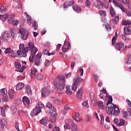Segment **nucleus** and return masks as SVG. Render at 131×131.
I'll return each instance as SVG.
<instances>
[{
    "label": "nucleus",
    "mask_w": 131,
    "mask_h": 131,
    "mask_svg": "<svg viewBox=\"0 0 131 131\" xmlns=\"http://www.w3.org/2000/svg\"><path fill=\"white\" fill-rule=\"evenodd\" d=\"M124 47V44L121 42H119L115 45V49L117 51H120V49Z\"/></svg>",
    "instance_id": "nucleus-21"
},
{
    "label": "nucleus",
    "mask_w": 131,
    "mask_h": 131,
    "mask_svg": "<svg viewBox=\"0 0 131 131\" xmlns=\"http://www.w3.org/2000/svg\"><path fill=\"white\" fill-rule=\"evenodd\" d=\"M9 101V97L8 95H5L3 96V98L2 99V102H8Z\"/></svg>",
    "instance_id": "nucleus-43"
},
{
    "label": "nucleus",
    "mask_w": 131,
    "mask_h": 131,
    "mask_svg": "<svg viewBox=\"0 0 131 131\" xmlns=\"http://www.w3.org/2000/svg\"><path fill=\"white\" fill-rule=\"evenodd\" d=\"M105 28H106V30H107V31H111V27H110V25H106Z\"/></svg>",
    "instance_id": "nucleus-62"
},
{
    "label": "nucleus",
    "mask_w": 131,
    "mask_h": 131,
    "mask_svg": "<svg viewBox=\"0 0 131 131\" xmlns=\"http://www.w3.org/2000/svg\"><path fill=\"white\" fill-rule=\"evenodd\" d=\"M72 89L74 92H76V90L77 89V86H76V84L75 83H74L72 85Z\"/></svg>",
    "instance_id": "nucleus-54"
},
{
    "label": "nucleus",
    "mask_w": 131,
    "mask_h": 131,
    "mask_svg": "<svg viewBox=\"0 0 131 131\" xmlns=\"http://www.w3.org/2000/svg\"><path fill=\"white\" fill-rule=\"evenodd\" d=\"M124 33L125 35H129L131 34V25L126 26L124 27Z\"/></svg>",
    "instance_id": "nucleus-15"
},
{
    "label": "nucleus",
    "mask_w": 131,
    "mask_h": 131,
    "mask_svg": "<svg viewBox=\"0 0 131 131\" xmlns=\"http://www.w3.org/2000/svg\"><path fill=\"white\" fill-rule=\"evenodd\" d=\"M121 2L123 4H125V5H128V4H130V0H125V2L124 0H121Z\"/></svg>",
    "instance_id": "nucleus-58"
},
{
    "label": "nucleus",
    "mask_w": 131,
    "mask_h": 131,
    "mask_svg": "<svg viewBox=\"0 0 131 131\" xmlns=\"http://www.w3.org/2000/svg\"><path fill=\"white\" fill-rule=\"evenodd\" d=\"M28 45V47L27 48H28V51H31L32 56L35 57L38 49L34 47V44L32 42H29Z\"/></svg>",
    "instance_id": "nucleus-7"
},
{
    "label": "nucleus",
    "mask_w": 131,
    "mask_h": 131,
    "mask_svg": "<svg viewBox=\"0 0 131 131\" xmlns=\"http://www.w3.org/2000/svg\"><path fill=\"white\" fill-rule=\"evenodd\" d=\"M41 96L43 98H47L48 96H50L51 94V91L47 88H44L41 90Z\"/></svg>",
    "instance_id": "nucleus-9"
},
{
    "label": "nucleus",
    "mask_w": 131,
    "mask_h": 131,
    "mask_svg": "<svg viewBox=\"0 0 131 131\" xmlns=\"http://www.w3.org/2000/svg\"><path fill=\"white\" fill-rule=\"evenodd\" d=\"M122 113H123V117L124 118H127V116H128L127 112H126V111H123Z\"/></svg>",
    "instance_id": "nucleus-59"
},
{
    "label": "nucleus",
    "mask_w": 131,
    "mask_h": 131,
    "mask_svg": "<svg viewBox=\"0 0 131 131\" xmlns=\"http://www.w3.org/2000/svg\"><path fill=\"white\" fill-rule=\"evenodd\" d=\"M117 39V32H116L115 35L112 38V45H115V41Z\"/></svg>",
    "instance_id": "nucleus-35"
},
{
    "label": "nucleus",
    "mask_w": 131,
    "mask_h": 131,
    "mask_svg": "<svg viewBox=\"0 0 131 131\" xmlns=\"http://www.w3.org/2000/svg\"><path fill=\"white\" fill-rule=\"evenodd\" d=\"M85 7H86L87 8H91V1H90L89 0H87L85 3Z\"/></svg>",
    "instance_id": "nucleus-47"
},
{
    "label": "nucleus",
    "mask_w": 131,
    "mask_h": 131,
    "mask_svg": "<svg viewBox=\"0 0 131 131\" xmlns=\"http://www.w3.org/2000/svg\"><path fill=\"white\" fill-rule=\"evenodd\" d=\"M54 84L55 88L59 92V95L64 94V89L66 86V84H65V76L64 75L58 76V78L55 80Z\"/></svg>",
    "instance_id": "nucleus-1"
},
{
    "label": "nucleus",
    "mask_w": 131,
    "mask_h": 131,
    "mask_svg": "<svg viewBox=\"0 0 131 131\" xmlns=\"http://www.w3.org/2000/svg\"><path fill=\"white\" fill-rule=\"evenodd\" d=\"M11 111L12 114H15L16 112H17V108L15 106L12 105L11 107Z\"/></svg>",
    "instance_id": "nucleus-40"
},
{
    "label": "nucleus",
    "mask_w": 131,
    "mask_h": 131,
    "mask_svg": "<svg viewBox=\"0 0 131 131\" xmlns=\"http://www.w3.org/2000/svg\"><path fill=\"white\" fill-rule=\"evenodd\" d=\"M125 123V121L123 119H120V122L118 124V126H122L124 125Z\"/></svg>",
    "instance_id": "nucleus-37"
},
{
    "label": "nucleus",
    "mask_w": 131,
    "mask_h": 131,
    "mask_svg": "<svg viewBox=\"0 0 131 131\" xmlns=\"http://www.w3.org/2000/svg\"><path fill=\"white\" fill-rule=\"evenodd\" d=\"M66 94L68 95H69L70 96L72 95V92L70 91V86L67 85L66 86Z\"/></svg>",
    "instance_id": "nucleus-32"
},
{
    "label": "nucleus",
    "mask_w": 131,
    "mask_h": 131,
    "mask_svg": "<svg viewBox=\"0 0 131 131\" xmlns=\"http://www.w3.org/2000/svg\"><path fill=\"white\" fill-rule=\"evenodd\" d=\"M50 64H51V61H50V60H46L45 62V66H47L48 67V66H50Z\"/></svg>",
    "instance_id": "nucleus-60"
},
{
    "label": "nucleus",
    "mask_w": 131,
    "mask_h": 131,
    "mask_svg": "<svg viewBox=\"0 0 131 131\" xmlns=\"http://www.w3.org/2000/svg\"><path fill=\"white\" fill-rule=\"evenodd\" d=\"M8 18H9V14H5V15H3L0 14V19L4 22H5V21H7V19H8Z\"/></svg>",
    "instance_id": "nucleus-26"
},
{
    "label": "nucleus",
    "mask_w": 131,
    "mask_h": 131,
    "mask_svg": "<svg viewBox=\"0 0 131 131\" xmlns=\"http://www.w3.org/2000/svg\"><path fill=\"white\" fill-rule=\"evenodd\" d=\"M94 5L98 9H102V8H103V4H102V3H101V1H97L96 3L94 4Z\"/></svg>",
    "instance_id": "nucleus-28"
},
{
    "label": "nucleus",
    "mask_w": 131,
    "mask_h": 131,
    "mask_svg": "<svg viewBox=\"0 0 131 131\" xmlns=\"http://www.w3.org/2000/svg\"><path fill=\"white\" fill-rule=\"evenodd\" d=\"M5 51L4 53H5V54H10V52H11L12 50L11 49V48H8L6 49H5Z\"/></svg>",
    "instance_id": "nucleus-51"
},
{
    "label": "nucleus",
    "mask_w": 131,
    "mask_h": 131,
    "mask_svg": "<svg viewBox=\"0 0 131 131\" xmlns=\"http://www.w3.org/2000/svg\"><path fill=\"white\" fill-rule=\"evenodd\" d=\"M74 5V1H67L63 4V8H68V7H71V6Z\"/></svg>",
    "instance_id": "nucleus-22"
},
{
    "label": "nucleus",
    "mask_w": 131,
    "mask_h": 131,
    "mask_svg": "<svg viewBox=\"0 0 131 131\" xmlns=\"http://www.w3.org/2000/svg\"><path fill=\"white\" fill-rule=\"evenodd\" d=\"M70 109V106H69V104H66V105H64V110H67V111L68 110H69Z\"/></svg>",
    "instance_id": "nucleus-63"
},
{
    "label": "nucleus",
    "mask_w": 131,
    "mask_h": 131,
    "mask_svg": "<svg viewBox=\"0 0 131 131\" xmlns=\"http://www.w3.org/2000/svg\"><path fill=\"white\" fill-rule=\"evenodd\" d=\"M71 129L72 131H77V126L75 124H71Z\"/></svg>",
    "instance_id": "nucleus-42"
},
{
    "label": "nucleus",
    "mask_w": 131,
    "mask_h": 131,
    "mask_svg": "<svg viewBox=\"0 0 131 131\" xmlns=\"http://www.w3.org/2000/svg\"><path fill=\"white\" fill-rule=\"evenodd\" d=\"M113 3H114V4L115 5V6L116 7V8H119V9H120V10H121V11L123 12H126V9L124 8V7H123V5H122L121 4L119 3L118 2H117L115 0H113L112 1Z\"/></svg>",
    "instance_id": "nucleus-11"
},
{
    "label": "nucleus",
    "mask_w": 131,
    "mask_h": 131,
    "mask_svg": "<svg viewBox=\"0 0 131 131\" xmlns=\"http://www.w3.org/2000/svg\"><path fill=\"white\" fill-rule=\"evenodd\" d=\"M106 111L107 114L110 115H112V114L114 115H119V113H120V111H119L118 107L113 103H111L110 106L106 108Z\"/></svg>",
    "instance_id": "nucleus-3"
},
{
    "label": "nucleus",
    "mask_w": 131,
    "mask_h": 131,
    "mask_svg": "<svg viewBox=\"0 0 131 131\" xmlns=\"http://www.w3.org/2000/svg\"><path fill=\"white\" fill-rule=\"evenodd\" d=\"M125 13H126L127 16H128V17H131V10L129 11H127V10H126V12H125Z\"/></svg>",
    "instance_id": "nucleus-64"
},
{
    "label": "nucleus",
    "mask_w": 131,
    "mask_h": 131,
    "mask_svg": "<svg viewBox=\"0 0 131 131\" xmlns=\"http://www.w3.org/2000/svg\"><path fill=\"white\" fill-rule=\"evenodd\" d=\"M18 31L21 34L20 37L21 39H27V37H28V35H29V31L25 30V29L23 28L21 26H19Z\"/></svg>",
    "instance_id": "nucleus-6"
},
{
    "label": "nucleus",
    "mask_w": 131,
    "mask_h": 131,
    "mask_svg": "<svg viewBox=\"0 0 131 131\" xmlns=\"http://www.w3.org/2000/svg\"><path fill=\"white\" fill-rule=\"evenodd\" d=\"M0 38L3 41H5V42L9 43V42H10V39H11V34H10V32L5 31L2 34Z\"/></svg>",
    "instance_id": "nucleus-8"
},
{
    "label": "nucleus",
    "mask_w": 131,
    "mask_h": 131,
    "mask_svg": "<svg viewBox=\"0 0 131 131\" xmlns=\"http://www.w3.org/2000/svg\"><path fill=\"white\" fill-rule=\"evenodd\" d=\"M9 55L11 57H12V58H16V57H17V55L16 54V52H15L14 51L13 52H12V51H11L10 52V53L9 54Z\"/></svg>",
    "instance_id": "nucleus-46"
},
{
    "label": "nucleus",
    "mask_w": 131,
    "mask_h": 131,
    "mask_svg": "<svg viewBox=\"0 0 131 131\" xmlns=\"http://www.w3.org/2000/svg\"><path fill=\"white\" fill-rule=\"evenodd\" d=\"M6 12V7L3 6H1L0 8V13H5Z\"/></svg>",
    "instance_id": "nucleus-56"
},
{
    "label": "nucleus",
    "mask_w": 131,
    "mask_h": 131,
    "mask_svg": "<svg viewBox=\"0 0 131 131\" xmlns=\"http://www.w3.org/2000/svg\"><path fill=\"white\" fill-rule=\"evenodd\" d=\"M125 62L127 64H131V54L128 53L127 55V58L126 59Z\"/></svg>",
    "instance_id": "nucleus-33"
},
{
    "label": "nucleus",
    "mask_w": 131,
    "mask_h": 131,
    "mask_svg": "<svg viewBox=\"0 0 131 131\" xmlns=\"http://www.w3.org/2000/svg\"><path fill=\"white\" fill-rule=\"evenodd\" d=\"M15 67L17 69L15 71H17V72H23V71H24V69L26 68L24 66H23L21 68V64L18 62H15Z\"/></svg>",
    "instance_id": "nucleus-13"
},
{
    "label": "nucleus",
    "mask_w": 131,
    "mask_h": 131,
    "mask_svg": "<svg viewBox=\"0 0 131 131\" xmlns=\"http://www.w3.org/2000/svg\"><path fill=\"white\" fill-rule=\"evenodd\" d=\"M69 49L68 48H65L64 47V46L62 48V51L63 52V53H66L67 52H68L69 51Z\"/></svg>",
    "instance_id": "nucleus-57"
},
{
    "label": "nucleus",
    "mask_w": 131,
    "mask_h": 131,
    "mask_svg": "<svg viewBox=\"0 0 131 131\" xmlns=\"http://www.w3.org/2000/svg\"><path fill=\"white\" fill-rule=\"evenodd\" d=\"M15 94V90L13 89H10L8 92V95L10 99H14V95Z\"/></svg>",
    "instance_id": "nucleus-24"
},
{
    "label": "nucleus",
    "mask_w": 131,
    "mask_h": 131,
    "mask_svg": "<svg viewBox=\"0 0 131 131\" xmlns=\"http://www.w3.org/2000/svg\"><path fill=\"white\" fill-rule=\"evenodd\" d=\"M26 94H32V91H31V88H30V86L28 85L26 86Z\"/></svg>",
    "instance_id": "nucleus-34"
},
{
    "label": "nucleus",
    "mask_w": 131,
    "mask_h": 131,
    "mask_svg": "<svg viewBox=\"0 0 131 131\" xmlns=\"http://www.w3.org/2000/svg\"><path fill=\"white\" fill-rule=\"evenodd\" d=\"M71 44L68 41H65L64 42V46L63 47H68V48H70V46Z\"/></svg>",
    "instance_id": "nucleus-45"
},
{
    "label": "nucleus",
    "mask_w": 131,
    "mask_h": 131,
    "mask_svg": "<svg viewBox=\"0 0 131 131\" xmlns=\"http://www.w3.org/2000/svg\"><path fill=\"white\" fill-rule=\"evenodd\" d=\"M32 26H33V28H34V29L35 30H36V29H37V28H38V26L37 25V23H36V21H34V23L32 24Z\"/></svg>",
    "instance_id": "nucleus-44"
},
{
    "label": "nucleus",
    "mask_w": 131,
    "mask_h": 131,
    "mask_svg": "<svg viewBox=\"0 0 131 131\" xmlns=\"http://www.w3.org/2000/svg\"><path fill=\"white\" fill-rule=\"evenodd\" d=\"M37 79H38V80L43 79V76L40 74H38L37 76Z\"/></svg>",
    "instance_id": "nucleus-49"
},
{
    "label": "nucleus",
    "mask_w": 131,
    "mask_h": 131,
    "mask_svg": "<svg viewBox=\"0 0 131 131\" xmlns=\"http://www.w3.org/2000/svg\"><path fill=\"white\" fill-rule=\"evenodd\" d=\"M108 100L107 102L106 105L108 106L110 103H112V101H113V98H112V96H109V98H108Z\"/></svg>",
    "instance_id": "nucleus-48"
},
{
    "label": "nucleus",
    "mask_w": 131,
    "mask_h": 131,
    "mask_svg": "<svg viewBox=\"0 0 131 131\" xmlns=\"http://www.w3.org/2000/svg\"><path fill=\"white\" fill-rule=\"evenodd\" d=\"M23 102L24 105H30V99L27 96H24L23 97Z\"/></svg>",
    "instance_id": "nucleus-23"
},
{
    "label": "nucleus",
    "mask_w": 131,
    "mask_h": 131,
    "mask_svg": "<svg viewBox=\"0 0 131 131\" xmlns=\"http://www.w3.org/2000/svg\"><path fill=\"white\" fill-rule=\"evenodd\" d=\"M83 90V88L82 87H80V89H78V92H77V98L79 99V100H81L82 99V90Z\"/></svg>",
    "instance_id": "nucleus-17"
},
{
    "label": "nucleus",
    "mask_w": 131,
    "mask_h": 131,
    "mask_svg": "<svg viewBox=\"0 0 131 131\" xmlns=\"http://www.w3.org/2000/svg\"><path fill=\"white\" fill-rule=\"evenodd\" d=\"M1 115L3 117L6 116V112L5 111V110L3 109V107H1Z\"/></svg>",
    "instance_id": "nucleus-52"
},
{
    "label": "nucleus",
    "mask_w": 131,
    "mask_h": 131,
    "mask_svg": "<svg viewBox=\"0 0 131 131\" xmlns=\"http://www.w3.org/2000/svg\"><path fill=\"white\" fill-rule=\"evenodd\" d=\"M8 125V121L5 119L0 120V131H2Z\"/></svg>",
    "instance_id": "nucleus-14"
},
{
    "label": "nucleus",
    "mask_w": 131,
    "mask_h": 131,
    "mask_svg": "<svg viewBox=\"0 0 131 131\" xmlns=\"http://www.w3.org/2000/svg\"><path fill=\"white\" fill-rule=\"evenodd\" d=\"M27 23H28L29 25H31V16L28 14H27Z\"/></svg>",
    "instance_id": "nucleus-39"
},
{
    "label": "nucleus",
    "mask_w": 131,
    "mask_h": 131,
    "mask_svg": "<svg viewBox=\"0 0 131 131\" xmlns=\"http://www.w3.org/2000/svg\"><path fill=\"white\" fill-rule=\"evenodd\" d=\"M46 107L49 109V112L48 111L49 114H51V116L50 117V121L52 123H55L57 115H58V113H56L57 112V110H56L55 107L52 106V103L50 102H48L47 103Z\"/></svg>",
    "instance_id": "nucleus-2"
},
{
    "label": "nucleus",
    "mask_w": 131,
    "mask_h": 131,
    "mask_svg": "<svg viewBox=\"0 0 131 131\" xmlns=\"http://www.w3.org/2000/svg\"><path fill=\"white\" fill-rule=\"evenodd\" d=\"M110 13L112 17H114V16L116 15V12H115V10H114V8H113L112 6H111L110 8Z\"/></svg>",
    "instance_id": "nucleus-29"
},
{
    "label": "nucleus",
    "mask_w": 131,
    "mask_h": 131,
    "mask_svg": "<svg viewBox=\"0 0 131 131\" xmlns=\"http://www.w3.org/2000/svg\"><path fill=\"white\" fill-rule=\"evenodd\" d=\"M53 102L54 104H56V105H62L63 104L62 99L57 98H53Z\"/></svg>",
    "instance_id": "nucleus-19"
},
{
    "label": "nucleus",
    "mask_w": 131,
    "mask_h": 131,
    "mask_svg": "<svg viewBox=\"0 0 131 131\" xmlns=\"http://www.w3.org/2000/svg\"><path fill=\"white\" fill-rule=\"evenodd\" d=\"M14 18H15V14L11 15L9 19H8V23L10 24H12L14 26H18V24H19V21L18 20H14Z\"/></svg>",
    "instance_id": "nucleus-10"
},
{
    "label": "nucleus",
    "mask_w": 131,
    "mask_h": 131,
    "mask_svg": "<svg viewBox=\"0 0 131 131\" xmlns=\"http://www.w3.org/2000/svg\"><path fill=\"white\" fill-rule=\"evenodd\" d=\"M82 106H84L85 108H89L90 106H89V103H88V101H84L82 103Z\"/></svg>",
    "instance_id": "nucleus-53"
},
{
    "label": "nucleus",
    "mask_w": 131,
    "mask_h": 131,
    "mask_svg": "<svg viewBox=\"0 0 131 131\" xmlns=\"http://www.w3.org/2000/svg\"><path fill=\"white\" fill-rule=\"evenodd\" d=\"M64 127L65 129H66V128H67L68 129H71L72 126H70V124H68V123H66V125H64Z\"/></svg>",
    "instance_id": "nucleus-55"
},
{
    "label": "nucleus",
    "mask_w": 131,
    "mask_h": 131,
    "mask_svg": "<svg viewBox=\"0 0 131 131\" xmlns=\"http://www.w3.org/2000/svg\"><path fill=\"white\" fill-rule=\"evenodd\" d=\"M10 32L12 38H13V39H16V37H17V31H16V29L11 28L10 29Z\"/></svg>",
    "instance_id": "nucleus-16"
},
{
    "label": "nucleus",
    "mask_w": 131,
    "mask_h": 131,
    "mask_svg": "<svg viewBox=\"0 0 131 131\" xmlns=\"http://www.w3.org/2000/svg\"><path fill=\"white\" fill-rule=\"evenodd\" d=\"M37 70L35 68H32L31 70V78H35Z\"/></svg>",
    "instance_id": "nucleus-20"
},
{
    "label": "nucleus",
    "mask_w": 131,
    "mask_h": 131,
    "mask_svg": "<svg viewBox=\"0 0 131 131\" xmlns=\"http://www.w3.org/2000/svg\"><path fill=\"white\" fill-rule=\"evenodd\" d=\"M99 13L100 16H105V15H106V12L102 10L100 11Z\"/></svg>",
    "instance_id": "nucleus-61"
},
{
    "label": "nucleus",
    "mask_w": 131,
    "mask_h": 131,
    "mask_svg": "<svg viewBox=\"0 0 131 131\" xmlns=\"http://www.w3.org/2000/svg\"><path fill=\"white\" fill-rule=\"evenodd\" d=\"M100 124H101V125H103L104 124V115H103V114L100 115Z\"/></svg>",
    "instance_id": "nucleus-50"
},
{
    "label": "nucleus",
    "mask_w": 131,
    "mask_h": 131,
    "mask_svg": "<svg viewBox=\"0 0 131 131\" xmlns=\"http://www.w3.org/2000/svg\"><path fill=\"white\" fill-rule=\"evenodd\" d=\"M19 49L17 51L18 56L26 58L27 53H28V47H24V44H20L19 46Z\"/></svg>",
    "instance_id": "nucleus-4"
},
{
    "label": "nucleus",
    "mask_w": 131,
    "mask_h": 131,
    "mask_svg": "<svg viewBox=\"0 0 131 131\" xmlns=\"http://www.w3.org/2000/svg\"><path fill=\"white\" fill-rule=\"evenodd\" d=\"M23 88H24V83L20 82L16 85V91H22Z\"/></svg>",
    "instance_id": "nucleus-25"
},
{
    "label": "nucleus",
    "mask_w": 131,
    "mask_h": 131,
    "mask_svg": "<svg viewBox=\"0 0 131 131\" xmlns=\"http://www.w3.org/2000/svg\"><path fill=\"white\" fill-rule=\"evenodd\" d=\"M123 25H128V26H129L131 25V21L129 20H123L122 22Z\"/></svg>",
    "instance_id": "nucleus-38"
},
{
    "label": "nucleus",
    "mask_w": 131,
    "mask_h": 131,
    "mask_svg": "<svg viewBox=\"0 0 131 131\" xmlns=\"http://www.w3.org/2000/svg\"><path fill=\"white\" fill-rule=\"evenodd\" d=\"M40 123L42 124V125H48V118H43L40 121Z\"/></svg>",
    "instance_id": "nucleus-30"
},
{
    "label": "nucleus",
    "mask_w": 131,
    "mask_h": 131,
    "mask_svg": "<svg viewBox=\"0 0 131 131\" xmlns=\"http://www.w3.org/2000/svg\"><path fill=\"white\" fill-rule=\"evenodd\" d=\"M98 107L99 109H104V106L103 105V102L101 101H98L97 103Z\"/></svg>",
    "instance_id": "nucleus-36"
},
{
    "label": "nucleus",
    "mask_w": 131,
    "mask_h": 131,
    "mask_svg": "<svg viewBox=\"0 0 131 131\" xmlns=\"http://www.w3.org/2000/svg\"><path fill=\"white\" fill-rule=\"evenodd\" d=\"M8 93V90L6 88H3L0 90V96H4Z\"/></svg>",
    "instance_id": "nucleus-31"
},
{
    "label": "nucleus",
    "mask_w": 131,
    "mask_h": 131,
    "mask_svg": "<svg viewBox=\"0 0 131 131\" xmlns=\"http://www.w3.org/2000/svg\"><path fill=\"white\" fill-rule=\"evenodd\" d=\"M73 10L76 12V13H81V8L76 5H74L72 7Z\"/></svg>",
    "instance_id": "nucleus-27"
},
{
    "label": "nucleus",
    "mask_w": 131,
    "mask_h": 131,
    "mask_svg": "<svg viewBox=\"0 0 131 131\" xmlns=\"http://www.w3.org/2000/svg\"><path fill=\"white\" fill-rule=\"evenodd\" d=\"M43 108V103L42 102H39L36 105V106L31 111V115L33 116L38 115L41 112V109Z\"/></svg>",
    "instance_id": "nucleus-5"
},
{
    "label": "nucleus",
    "mask_w": 131,
    "mask_h": 131,
    "mask_svg": "<svg viewBox=\"0 0 131 131\" xmlns=\"http://www.w3.org/2000/svg\"><path fill=\"white\" fill-rule=\"evenodd\" d=\"M41 58V54L38 53L35 57L34 63L36 66H39L41 63V60H40Z\"/></svg>",
    "instance_id": "nucleus-12"
},
{
    "label": "nucleus",
    "mask_w": 131,
    "mask_h": 131,
    "mask_svg": "<svg viewBox=\"0 0 131 131\" xmlns=\"http://www.w3.org/2000/svg\"><path fill=\"white\" fill-rule=\"evenodd\" d=\"M74 81H75L74 83H75V84H77V85H79L80 82H83V79L79 77H77L74 79Z\"/></svg>",
    "instance_id": "nucleus-18"
},
{
    "label": "nucleus",
    "mask_w": 131,
    "mask_h": 131,
    "mask_svg": "<svg viewBox=\"0 0 131 131\" xmlns=\"http://www.w3.org/2000/svg\"><path fill=\"white\" fill-rule=\"evenodd\" d=\"M119 21V17H115V18L113 19V23L115 25V24H117L118 23V21Z\"/></svg>",
    "instance_id": "nucleus-41"
}]
</instances>
